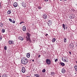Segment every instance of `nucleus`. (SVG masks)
<instances>
[{"mask_svg":"<svg viewBox=\"0 0 77 77\" xmlns=\"http://www.w3.org/2000/svg\"><path fill=\"white\" fill-rule=\"evenodd\" d=\"M51 74L52 75H54V72H51Z\"/></svg>","mask_w":77,"mask_h":77,"instance_id":"29","label":"nucleus"},{"mask_svg":"<svg viewBox=\"0 0 77 77\" xmlns=\"http://www.w3.org/2000/svg\"><path fill=\"white\" fill-rule=\"evenodd\" d=\"M31 61V60H30V61Z\"/></svg>","mask_w":77,"mask_h":77,"instance_id":"49","label":"nucleus"},{"mask_svg":"<svg viewBox=\"0 0 77 77\" xmlns=\"http://www.w3.org/2000/svg\"><path fill=\"white\" fill-rule=\"evenodd\" d=\"M61 65L62 66H65V63H61Z\"/></svg>","mask_w":77,"mask_h":77,"instance_id":"17","label":"nucleus"},{"mask_svg":"<svg viewBox=\"0 0 77 77\" xmlns=\"http://www.w3.org/2000/svg\"><path fill=\"white\" fill-rule=\"evenodd\" d=\"M75 18V16L74 15H72V18L73 19V18Z\"/></svg>","mask_w":77,"mask_h":77,"instance_id":"25","label":"nucleus"},{"mask_svg":"<svg viewBox=\"0 0 77 77\" xmlns=\"http://www.w3.org/2000/svg\"><path fill=\"white\" fill-rule=\"evenodd\" d=\"M22 6L23 7H24V8H25V7H26V3H22Z\"/></svg>","mask_w":77,"mask_h":77,"instance_id":"11","label":"nucleus"},{"mask_svg":"<svg viewBox=\"0 0 77 77\" xmlns=\"http://www.w3.org/2000/svg\"><path fill=\"white\" fill-rule=\"evenodd\" d=\"M30 55L29 53H28L26 54V57H28V58L29 57H30Z\"/></svg>","mask_w":77,"mask_h":77,"instance_id":"15","label":"nucleus"},{"mask_svg":"<svg viewBox=\"0 0 77 77\" xmlns=\"http://www.w3.org/2000/svg\"><path fill=\"white\" fill-rule=\"evenodd\" d=\"M46 36H48V34H46Z\"/></svg>","mask_w":77,"mask_h":77,"instance_id":"39","label":"nucleus"},{"mask_svg":"<svg viewBox=\"0 0 77 77\" xmlns=\"http://www.w3.org/2000/svg\"><path fill=\"white\" fill-rule=\"evenodd\" d=\"M70 47H71L72 48H74V45H71L70 46Z\"/></svg>","mask_w":77,"mask_h":77,"instance_id":"23","label":"nucleus"},{"mask_svg":"<svg viewBox=\"0 0 77 77\" xmlns=\"http://www.w3.org/2000/svg\"><path fill=\"white\" fill-rule=\"evenodd\" d=\"M32 62H34V60H32Z\"/></svg>","mask_w":77,"mask_h":77,"instance_id":"41","label":"nucleus"},{"mask_svg":"<svg viewBox=\"0 0 77 77\" xmlns=\"http://www.w3.org/2000/svg\"><path fill=\"white\" fill-rule=\"evenodd\" d=\"M23 31H25L26 30V26H23V29H22Z\"/></svg>","mask_w":77,"mask_h":77,"instance_id":"12","label":"nucleus"},{"mask_svg":"<svg viewBox=\"0 0 77 77\" xmlns=\"http://www.w3.org/2000/svg\"><path fill=\"white\" fill-rule=\"evenodd\" d=\"M76 6H77V4H75Z\"/></svg>","mask_w":77,"mask_h":77,"instance_id":"42","label":"nucleus"},{"mask_svg":"<svg viewBox=\"0 0 77 77\" xmlns=\"http://www.w3.org/2000/svg\"><path fill=\"white\" fill-rule=\"evenodd\" d=\"M7 13L8 14H11V10H8L7 12Z\"/></svg>","mask_w":77,"mask_h":77,"instance_id":"13","label":"nucleus"},{"mask_svg":"<svg viewBox=\"0 0 77 77\" xmlns=\"http://www.w3.org/2000/svg\"><path fill=\"white\" fill-rule=\"evenodd\" d=\"M0 77H1V75H0Z\"/></svg>","mask_w":77,"mask_h":77,"instance_id":"47","label":"nucleus"},{"mask_svg":"<svg viewBox=\"0 0 77 77\" xmlns=\"http://www.w3.org/2000/svg\"><path fill=\"white\" fill-rule=\"evenodd\" d=\"M64 42H66V38H64Z\"/></svg>","mask_w":77,"mask_h":77,"instance_id":"20","label":"nucleus"},{"mask_svg":"<svg viewBox=\"0 0 77 77\" xmlns=\"http://www.w3.org/2000/svg\"><path fill=\"white\" fill-rule=\"evenodd\" d=\"M2 33H5V30L4 29H3L2 31Z\"/></svg>","mask_w":77,"mask_h":77,"instance_id":"22","label":"nucleus"},{"mask_svg":"<svg viewBox=\"0 0 77 77\" xmlns=\"http://www.w3.org/2000/svg\"><path fill=\"white\" fill-rule=\"evenodd\" d=\"M38 8L39 9H41V7H38Z\"/></svg>","mask_w":77,"mask_h":77,"instance_id":"31","label":"nucleus"},{"mask_svg":"<svg viewBox=\"0 0 77 77\" xmlns=\"http://www.w3.org/2000/svg\"><path fill=\"white\" fill-rule=\"evenodd\" d=\"M18 39L21 41H23V40H24V38L21 36L19 37Z\"/></svg>","mask_w":77,"mask_h":77,"instance_id":"8","label":"nucleus"},{"mask_svg":"<svg viewBox=\"0 0 77 77\" xmlns=\"http://www.w3.org/2000/svg\"><path fill=\"white\" fill-rule=\"evenodd\" d=\"M42 72H45V69H43L42 70Z\"/></svg>","mask_w":77,"mask_h":77,"instance_id":"27","label":"nucleus"},{"mask_svg":"<svg viewBox=\"0 0 77 77\" xmlns=\"http://www.w3.org/2000/svg\"><path fill=\"white\" fill-rule=\"evenodd\" d=\"M26 68L25 67H22V72L23 73H24L25 72H26Z\"/></svg>","mask_w":77,"mask_h":77,"instance_id":"5","label":"nucleus"},{"mask_svg":"<svg viewBox=\"0 0 77 77\" xmlns=\"http://www.w3.org/2000/svg\"><path fill=\"white\" fill-rule=\"evenodd\" d=\"M34 75H35L36 77H39V75L38 74H35Z\"/></svg>","mask_w":77,"mask_h":77,"instance_id":"21","label":"nucleus"},{"mask_svg":"<svg viewBox=\"0 0 77 77\" xmlns=\"http://www.w3.org/2000/svg\"><path fill=\"white\" fill-rule=\"evenodd\" d=\"M57 60H58V59H56L55 60V62H57Z\"/></svg>","mask_w":77,"mask_h":77,"instance_id":"30","label":"nucleus"},{"mask_svg":"<svg viewBox=\"0 0 77 77\" xmlns=\"http://www.w3.org/2000/svg\"><path fill=\"white\" fill-rule=\"evenodd\" d=\"M61 71L63 73H64L65 72V70L64 69H63Z\"/></svg>","mask_w":77,"mask_h":77,"instance_id":"14","label":"nucleus"},{"mask_svg":"<svg viewBox=\"0 0 77 77\" xmlns=\"http://www.w3.org/2000/svg\"><path fill=\"white\" fill-rule=\"evenodd\" d=\"M8 43H9V44L11 45V44H14V42L12 41H9L8 42Z\"/></svg>","mask_w":77,"mask_h":77,"instance_id":"10","label":"nucleus"},{"mask_svg":"<svg viewBox=\"0 0 77 77\" xmlns=\"http://www.w3.org/2000/svg\"><path fill=\"white\" fill-rule=\"evenodd\" d=\"M70 45H71V44H70Z\"/></svg>","mask_w":77,"mask_h":77,"instance_id":"51","label":"nucleus"},{"mask_svg":"<svg viewBox=\"0 0 77 77\" xmlns=\"http://www.w3.org/2000/svg\"><path fill=\"white\" fill-rule=\"evenodd\" d=\"M43 18L44 19H47V15L46 14H44L43 16Z\"/></svg>","mask_w":77,"mask_h":77,"instance_id":"6","label":"nucleus"},{"mask_svg":"<svg viewBox=\"0 0 77 77\" xmlns=\"http://www.w3.org/2000/svg\"><path fill=\"white\" fill-rule=\"evenodd\" d=\"M76 71H77V66H75L74 67Z\"/></svg>","mask_w":77,"mask_h":77,"instance_id":"24","label":"nucleus"},{"mask_svg":"<svg viewBox=\"0 0 77 77\" xmlns=\"http://www.w3.org/2000/svg\"><path fill=\"white\" fill-rule=\"evenodd\" d=\"M3 24L2 23H0V26L1 27H3Z\"/></svg>","mask_w":77,"mask_h":77,"instance_id":"19","label":"nucleus"},{"mask_svg":"<svg viewBox=\"0 0 77 77\" xmlns=\"http://www.w3.org/2000/svg\"><path fill=\"white\" fill-rule=\"evenodd\" d=\"M31 61V60H30V61Z\"/></svg>","mask_w":77,"mask_h":77,"instance_id":"48","label":"nucleus"},{"mask_svg":"<svg viewBox=\"0 0 77 77\" xmlns=\"http://www.w3.org/2000/svg\"><path fill=\"white\" fill-rule=\"evenodd\" d=\"M64 1H66L67 0H64Z\"/></svg>","mask_w":77,"mask_h":77,"instance_id":"43","label":"nucleus"},{"mask_svg":"<svg viewBox=\"0 0 77 77\" xmlns=\"http://www.w3.org/2000/svg\"><path fill=\"white\" fill-rule=\"evenodd\" d=\"M62 60L63 62H68V58L67 57H64L62 58Z\"/></svg>","mask_w":77,"mask_h":77,"instance_id":"3","label":"nucleus"},{"mask_svg":"<svg viewBox=\"0 0 77 77\" xmlns=\"http://www.w3.org/2000/svg\"><path fill=\"white\" fill-rule=\"evenodd\" d=\"M67 28H68V27L67 26L66 27V29H67Z\"/></svg>","mask_w":77,"mask_h":77,"instance_id":"38","label":"nucleus"},{"mask_svg":"<svg viewBox=\"0 0 77 77\" xmlns=\"http://www.w3.org/2000/svg\"><path fill=\"white\" fill-rule=\"evenodd\" d=\"M51 23V22H50V24H51V23Z\"/></svg>","mask_w":77,"mask_h":77,"instance_id":"45","label":"nucleus"},{"mask_svg":"<svg viewBox=\"0 0 77 77\" xmlns=\"http://www.w3.org/2000/svg\"><path fill=\"white\" fill-rule=\"evenodd\" d=\"M14 6L15 8L16 7H17V6H18V4H17V2H15L14 4Z\"/></svg>","mask_w":77,"mask_h":77,"instance_id":"7","label":"nucleus"},{"mask_svg":"<svg viewBox=\"0 0 77 77\" xmlns=\"http://www.w3.org/2000/svg\"><path fill=\"white\" fill-rule=\"evenodd\" d=\"M27 36L26 37L27 41H29V42H31V40H30V37L31 34L29 33H27L26 34Z\"/></svg>","mask_w":77,"mask_h":77,"instance_id":"2","label":"nucleus"},{"mask_svg":"<svg viewBox=\"0 0 77 77\" xmlns=\"http://www.w3.org/2000/svg\"><path fill=\"white\" fill-rule=\"evenodd\" d=\"M54 0V1H55V0Z\"/></svg>","mask_w":77,"mask_h":77,"instance_id":"50","label":"nucleus"},{"mask_svg":"<svg viewBox=\"0 0 77 77\" xmlns=\"http://www.w3.org/2000/svg\"><path fill=\"white\" fill-rule=\"evenodd\" d=\"M9 20L11 23H15V21L14 20H12L11 19H9Z\"/></svg>","mask_w":77,"mask_h":77,"instance_id":"9","label":"nucleus"},{"mask_svg":"<svg viewBox=\"0 0 77 77\" xmlns=\"http://www.w3.org/2000/svg\"><path fill=\"white\" fill-rule=\"evenodd\" d=\"M66 25L65 26L64 24H63V27L64 29H65V27H66Z\"/></svg>","mask_w":77,"mask_h":77,"instance_id":"16","label":"nucleus"},{"mask_svg":"<svg viewBox=\"0 0 77 77\" xmlns=\"http://www.w3.org/2000/svg\"><path fill=\"white\" fill-rule=\"evenodd\" d=\"M2 7L1 6V3L0 2V8H1Z\"/></svg>","mask_w":77,"mask_h":77,"instance_id":"36","label":"nucleus"},{"mask_svg":"<svg viewBox=\"0 0 77 77\" xmlns=\"http://www.w3.org/2000/svg\"><path fill=\"white\" fill-rule=\"evenodd\" d=\"M76 63L77 64V61H76Z\"/></svg>","mask_w":77,"mask_h":77,"instance_id":"44","label":"nucleus"},{"mask_svg":"<svg viewBox=\"0 0 77 77\" xmlns=\"http://www.w3.org/2000/svg\"><path fill=\"white\" fill-rule=\"evenodd\" d=\"M40 56H41V55H38V57H40Z\"/></svg>","mask_w":77,"mask_h":77,"instance_id":"37","label":"nucleus"},{"mask_svg":"<svg viewBox=\"0 0 77 77\" xmlns=\"http://www.w3.org/2000/svg\"><path fill=\"white\" fill-rule=\"evenodd\" d=\"M4 49L5 50H7V47L5 46L4 47Z\"/></svg>","mask_w":77,"mask_h":77,"instance_id":"28","label":"nucleus"},{"mask_svg":"<svg viewBox=\"0 0 77 77\" xmlns=\"http://www.w3.org/2000/svg\"><path fill=\"white\" fill-rule=\"evenodd\" d=\"M2 38L1 37H0V40L2 41Z\"/></svg>","mask_w":77,"mask_h":77,"instance_id":"34","label":"nucleus"},{"mask_svg":"<svg viewBox=\"0 0 77 77\" xmlns=\"http://www.w3.org/2000/svg\"><path fill=\"white\" fill-rule=\"evenodd\" d=\"M46 62L48 65H50L51 64V60L49 59H47L46 60Z\"/></svg>","mask_w":77,"mask_h":77,"instance_id":"4","label":"nucleus"},{"mask_svg":"<svg viewBox=\"0 0 77 77\" xmlns=\"http://www.w3.org/2000/svg\"><path fill=\"white\" fill-rule=\"evenodd\" d=\"M52 42H55V41H56V39L54 38L52 41Z\"/></svg>","mask_w":77,"mask_h":77,"instance_id":"18","label":"nucleus"},{"mask_svg":"<svg viewBox=\"0 0 77 77\" xmlns=\"http://www.w3.org/2000/svg\"><path fill=\"white\" fill-rule=\"evenodd\" d=\"M51 20H49L48 22V24H49L50 23V22H51Z\"/></svg>","mask_w":77,"mask_h":77,"instance_id":"26","label":"nucleus"},{"mask_svg":"<svg viewBox=\"0 0 77 77\" xmlns=\"http://www.w3.org/2000/svg\"><path fill=\"white\" fill-rule=\"evenodd\" d=\"M45 2H48V0H44Z\"/></svg>","mask_w":77,"mask_h":77,"instance_id":"35","label":"nucleus"},{"mask_svg":"<svg viewBox=\"0 0 77 77\" xmlns=\"http://www.w3.org/2000/svg\"><path fill=\"white\" fill-rule=\"evenodd\" d=\"M60 0V1H62V0Z\"/></svg>","mask_w":77,"mask_h":77,"instance_id":"46","label":"nucleus"},{"mask_svg":"<svg viewBox=\"0 0 77 77\" xmlns=\"http://www.w3.org/2000/svg\"><path fill=\"white\" fill-rule=\"evenodd\" d=\"M28 60L26 58H22L21 60V63L24 65H27L28 63Z\"/></svg>","mask_w":77,"mask_h":77,"instance_id":"1","label":"nucleus"},{"mask_svg":"<svg viewBox=\"0 0 77 77\" xmlns=\"http://www.w3.org/2000/svg\"><path fill=\"white\" fill-rule=\"evenodd\" d=\"M23 23H24V22H21L20 23V24H23Z\"/></svg>","mask_w":77,"mask_h":77,"instance_id":"32","label":"nucleus"},{"mask_svg":"<svg viewBox=\"0 0 77 77\" xmlns=\"http://www.w3.org/2000/svg\"><path fill=\"white\" fill-rule=\"evenodd\" d=\"M26 77H30L29 76H26Z\"/></svg>","mask_w":77,"mask_h":77,"instance_id":"40","label":"nucleus"},{"mask_svg":"<svg viewBox=\"0 0 77 77\" xmlns=\"http://www.w3.org/2000/svg\"><path fill=\"white\" fill-rule=\"evenodd\" d=\"M69 54H70L71 55V52H70V51H69Z\"/></svg>","mask_w":77,"mask_h":77,"instance_id":"33","label":"nucleus"}]
</instances>
